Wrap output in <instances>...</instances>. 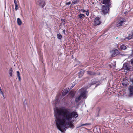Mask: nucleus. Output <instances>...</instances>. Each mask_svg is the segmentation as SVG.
<instances>
[{
  "mask_svg": "<svg viewBox=\"0 0 133 133\" xmlns=\"http://www.w3.org/2000/svg\"><path fill=\"white\" fill-rule=\"evenodd\" d=\"M54 115L56 126L62 132H64L66 129L69 127L74 128L73 124L71 121L73 117L76 118L78 116L76 112L71 113L68 108L64 107L56 109Z\"/></svg>",
  "mask_w": 133,
  "mask_h": 133,
  "instance_id": "1",
  "label": "nucleus"
},
{
  "mask_svg": "<svg viewBox=\"0 0 133 133\" xmlns=\"http://www.w3.org/2000/svg\"><path fill=\"white\" fill-rule=\"evenodd\" d=\"M80 90L81 92L80 95L78 97L76 98L75 102H78L82 98L83 99L86 98V91L85 89L84 88H82L80 89Z\"/></svg>",
  "mask_w": 133,
  "mask_h": 133,
  "instance_id": "2",
  "label": "nucleus"
},
{
  "mask_svg": "<svg viewBox=\"0 0 133 133\" xmlns=\"http://www.w3.org/2000/svg\"><path fill=\"white\" fill-rule=\"evenodd\" d=\"M126 22V20L124 18H121L119 19V22L116 24L117 26H122V25L124 24L125 22Z\"/></svg>",
  "mask_w": 133,
  "mask_h": 133,
  "instance_id": "3",
  "label": "nucleus"
},
{
  "mask_svg": "<svg viewBox=\"0 0 133 133\" xmlns=\"http://www.w3.org/2000/svg\"><path fill=\"white\" fill-rule=\"evenodd\" d=\"M110 52L112 53V56L115 57L119 54V51L117 49L114 48L110 51Z\"/></svg>",
  "mask_w": 133,
  "mask_h": 133,
  "instance_id": "4",
  "label": "nucleus"
},
{
  "mask_svg": "<svg viewBox=\"0 0 133 133\" xmlns=\"http://www.w3.org/2000/svg\"><path fill=\"white\" fill-rule=\"evenodd\" d=\"M108 7L107 6H105L104 5L102 6V12L104 15H105L108 13Z\"/></svg>",
  "mask_w": 133,
  "mask_h": 133,
  "instance_id": "5",
  "label": "nucleus"
},
{
  "mask_svg": "<svg viewBox=\"0 0 133 133\" xmlns=\"http://www.w3.org/2000/svg\"><path fill=\"white\" fill-rule=\"evenodd\" d=\"M130 65L127 63H125L123 64V69L127 70H130Z\"/></svg>",
  "mask_w": 133,
  "mask_h": 133,
  "instance_id": "6",
  "label": "nucleus"
},
{
  "mask_svg": "<svg viewBox=\"0 0 133 133\" xmlns=\"http://www.w3.org/2000/svg\"><path fill=\"white\" fill-rule=\"evenodd\" d=\"M102 3L108 6H110L111 5V3L110 0H103Z\"/></svg>",
  "mask_w": 133,
  "mask_h": 133,
  "instance_id": "7",
  "label": "nucleus"
},
{
  "mask_svg": "<svg viewBox=\"0 0 133 133\" xmlns=\"http://www.w3.org/2000/svg\"><path fill=\"white\" fill-rule=\"evenodd\" d=\"M101 22L99 21V19L98 17H96L94 21V24L95 25H97L100 24Z\"/></svg>",
  "mask_w": 133,
  "mask_h": 133,
  "instance_id": "8",
  "label": "nucleus"
},
{
  "mask_svg": "<svg viewBox=\"0 0 133 133\" xmlns=\"http://www.w3.org/2000/svg\"><path fill=\"white\" fill-rule=\"evenodd\" d=\"M39 4L40 6L43 7L45 5V2L43 0H40L39 1Z\"/></svg>",
  "mask_w": 133,
  "mask_h": 133,
  "instance_id": "9",
  "label": "nucleus"
},
{
  "mask_svg": "<svg viewBox=\"0 0 133 133\" xmlns=\"http://www.w3.org/2000/svg\"><path fill=\"white\" fill-rule=\"evenodd\" d=\"M127 48L126 46L124 45H122L120 46V49L121 50H125Z\"/></svg>",
  "mask_w": 133,
  "mask_h": 133,
  "instance_id": "10",
  "label": "nucleus"
},
{
  "mask_svg": "<svg viewBox=\"0 0 133 133\" xmlns=\"http://www.w3.org/2000/svg\"><path fill=\"white\" fill-rule=\"evenodd\" d=\"M129 89L131 94H133V87L130 86L129 88Z\"/></svg>",
  "mask_w": 133,
  "mask_h": 133,
  "instance_id": "11",
  "label": "nucleus"
},
{
  "mask_svg": "<svg viewBox=\"0 0 133 133\" xmlns=\"http://www.w3.org/2000/svg\"><path fill=\"white\" fill-rule=\"evenodd\" d=\"M13 70L12 68H11L9 70V73L11 77L12 76Z\"/></svg>",
  "mask_w": 133,
  "mask_h": 133,
  "instance_id": "12",
  "label": "nucleus"
},
{
  "mask_svg": "<svg viewBox=\"0 0 133 133\" xmlns=\"http://www.w3.org/2000/svg\"><path fill=\"white\" fill-rule=\"evenodd\" d=\"M68 92V90L67 89H65L64 90L62 93V95L65 96Z\"/></svg>",
  "mask_w": 133,
  "mask_h": 133,
  "instance_id": "13",
  "label": "nucleus"
},
{
  "mask_svg": "<svg viewBox=\"0 0 133 133\" xmlns=\"http://www.w3.org/2000/svg\"><path fill=\"white\" fill-rule=\"evenodd\" d=\"M78 16L79 18L81 19L85 17V15L84 14H80Z\"/></svg>",
  "mask_w": 133,
  "mask_h": 133,
  "instance_id": "14",
  "label": "nucleus"
},
{
  "mask_svg": "<svg viewBox=\"0 0 133 133\" xmlns=\"http://www.w3.org/2000/svg\"><path fill=\"white\" fill-rule=\"evenodd\" d=\"M57 38L60 40L62 38V36L60 34H57Z\"/></svg>",
  "mask_w": 133,
  "mask_h": 133,
  "instance_id": "15",
  "label": "nucleus"
},
{
  "mask_svg": "<svg viewBox=\"0 0 133 133\" xmlns=\"http://www.w3.org/2000/svg\"><path fill=\"white\" fill-rule=\"evenodd\" d=\"M17 22L18 24L19 25H21L22 24L21 21L19 18H17Z\"/></svg>",
  "mask_w": 133,
  "mask_h": 133,
  "instance_id": "16",
  "label": "nucleus"
},
{
  "mask_svg": "<svg viewBox=\"0 0 133 133\" xmlns=\"http://www.w3.org/2000/svg\"><path fill=\"white\" fill-rule=\"evenodd\" d=\"M79 2V0H74L72 2V4H77Z\"/></svg>",
  "mask_w": 133,
  "mask_h": 133,
  "instance_id": "17",
  "label": "nucleus"
},
{
  "mask_svg": "<svg viewBox=\"0 0 133 133\" xmlns=\"http://www.w3.org/2000/svg\"><path fill=\"white\" fill-rule=\"evenodd\" d=\"M16 72L18 78L19 80L20 81L21 80V78L20 76V74L19 72L18 71H17Z\"/></svg>",
  "mask_w": 133,
  "mask_h": 133,
  "instance_id": "18",
  "label": "nucleus"
},
{
  "mask_svg": "<svg viewBox=\"0 0 133 133\" xmlns=\"http://www.w3.org/2000/svg\"><path fill=\"white\" fill-rule=\"evenodd\" d=\"M87 74L90 75H92L95 74L94 73L90 71H87Z\"/></svg>",
  "mask_w": 133,
  "mask_h": 133,
  "instance_id": "19",
  "label": "nucleus"
},
{
  "mask_svg": "<svg viewBox=\"0 0 133 133\" xmlns=\"http://www.w3.org/2000/svg\"><path fill=\"white\" fill-rule=\"evenodd\" d=\"M84 74V72L82 71H81L79 73V78H80L81 77H82L83 75Z\"/></svg>",
  "mask_w": 133,
  "mask_h": 133,
  "instance_id": "20",
  "label": "nucleus"
},
{
  "mask_svg": "<svg viewBox=\"0 0 133 133\" xmlns=\"http://www.w3.org/2000/svg\"><path fill=\"white\" fill-rule=\"evenodd\" d=\"M92 81V85L95 84L96 83V81L95 79H93L91 81Z\"/></svg>",
  "mask_w": 133,
  "mask_h": 133,
  "instance_id": "21",
  "label": "nucleus"
},
{
  "mask_svg": "<svg viewBox=\"0 0 133 133\" xmlns=\"http://www.w3.org/2000/svg\"><path fill=\"white\" fill-rule=\"evenodd\" d=\"M15 10H17L18 9V6L17 4H15Z\"/></svg>",
  "mask_w": 133,
  "mask_h": 133,
  "instance_id": "22",
  "label": "nucleus"
},
{
  "mask_svg": "<svg viewBox=\"0 0 133 133\" xmlns=\"http://www.w3.org/2000/svg\"><path fill=\"white\" fill-rule=\"evenodd\" d=\"M86 11H85V10L84 9H81L80 10V12H83V13H84Z\"/></svg>",
  "mask_w": 133,
  "mask_h": 133,
  "instance_id": "23",
  "label": "nucleus"
},
{
  "mask_svg": "<svg viewBox=\"0 0 133 133\" xmlns=\"http://www.w3.org/2000/svg\"><path fill=\"white\" fill-rule=\"evenodd\" d=\"M90 125V124L89 123H85V124H83L81 126H83L86 125Z\"/></svg>",
  "mask_w": 133,
  "mask_h": 133,
  "instance_id": "24",
  "label": "nucleus"
},
{
  "mask_svg": "<svg viewBox=\"0 0 133 133\" xmlns=\"http://www.w3.org/2000/svg\"><path fill=\"white\" fill-rule=\"evenodd\" d=\"M72 86H71V87H70V88H72L75 85V83H73L72 84Z\"/></svg>",
  "mask_w": 133,
  "mask_h": 133,
  "instance_id": "25",
  "label": "nucleus"
},
{
  "mask_svg": "<svg viewBox=\"0 0 133 133\" xmlns=\"http://www.w3.org/2000/svg\"><path fill=\"white\" fill-rule=\"evenodd\" d=\"M127 83H122V85L123 86H126L127 85Z\"/></svg>",
  "mask_w": 133,
  "mask_h": 133,
  "instance_id": "26",
  "label": "nucleus"
},
{
  "mask_svg": "<svg viewBox=\"0 0 133 133\" xmlns=\"http://www.w3.org/2000/svg\"><path fill=\"white\" fill-rule=\"evenodd\" d=\"M89 10H88L87 11H86V14L87 16H88L89 14V12H88Z\"/></svg>",
  "mask_w": 133,
  "mask_h": 133,
  "instance_id": "27",
  "label": "nucleus"
},
{
  "mask_svg": "<svg viewBox=\"0 0 133 133\" xmlns=\"http://www.w3.org/2000/svg\"><path fill=\"white\" fill-rule=\"evenodd\" d=\"M71 3V2H68V3H66V5H69Z\"/></svg>",
  "mask_w": 133,
  "mask_h": 133,
  "instance_id": "28",
  "label": "nucleus"
},
{
  "mask_svg": "<svg viewBox=\"0 0 133 133\" xmlns=\"http://www.w3.org/2000/svg\"><path fill=\"white\" fill-rule=\"evenodd\" d=\"M66 30H64L63 31V32L64 34H65V32Z\"/></svg>",
  "mask_w": 133,
  "mask_h": 133,
  "instance_id": "29",
  "label": "nucleus"
},
{
  "mask_svg": "<svg viewBox=\"0 0 133 133\" xmlns=\"http://www.w3.org/2000/svg\"><path fill=\"white\" fill-rule=\"evenodd\" d=\"M14 2L15 4H17L16 1H14Z\"/></svg>",
  "mask_w": 133,
  "mask_h": 133,
  "instance_id": "30",
  "label": "nucleus"
},
{
  "mask_svg": "<svg viewBox=\"0 0 133 133\" xmlns=\"http://www.w3.org/2000/svg\"><path fill=\"white\" fill-rule=\"evenodd\" d=\"M131 63L132 64H133V59L131 60Z\"/></svg>",
  "mask_w": 133,
  "mask_h": 133,
  "instance_id": "31",
  "label": "nucleus"
},
{
  "mask_svg": "<svg viewBox=\"0 0 133 133\" xmlns=\"http://www.w3.org/2000/svg\"><path fill=\"white\" fill-rule=\"evenodd\" d=\"M62 21H65V20L64 19H62Z\"/></svg>",
  "mask_w": 133,
  "mask_h": 133,
  "instance_id": "32",
  "label": "nucleus"
},
{
  "mask_svg": "<svg viewBox=\"0 0 133 133\" xmlns=\"http://www.w3.org/2000/svg\"><path fill=\"white\" fill-rule=\"evenodd\" d=\"M131 82H132L133 83V79L131 80Z\"/></svg>",
  "mask_w": 133,
  "mask_h": 133,
  "instance_id": "33",
  "label": "nucleus"
},
{
  "mask_svg": "<svg viewBox=\"0 0 133 133\" xmlns=\"http://www.w3.org/2000/svg\"><path fill=\"white\" fill-rule=\"evenodd\" d=\"M0 91L1 92V89H0Z\"/></svg>",
  "mask_w": 133,
  "mask_h": 133,
  "instance_id": "34",
  "label": "nucleus"
},
{
  "mask_svg": "<svg viewBox=\"0 0 133 133\" xmlns=\"http://www.w3.org/2000/svg\"><path fill=\"white\" fill-rule=\"evenodd\" d=\"M14 1H16V0H14Z\"/></svg>",
  "mask_w": 133,
  "mask_h": 133,
  "instance_id": "35",
  "label": "nucleus"
},
{
  "mask_svg": "<svg viewBox=\"0 0 133 133\" xmlns=\"http://www.w3.org/2000/svg\"><path fill=\"white\" fill-rule=\"evenodd\" d=\"M118 37L116 38H117Z\"/></svg>",
  "mask_w": 133,
  "mask_h": 133,
  "instance_id": "36",
  "label": "nucleus"
}]
</instances>
